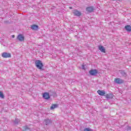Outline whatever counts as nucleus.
Returning <instances> with one entry per match:
<instances>
[{"label": "nucleus", "mask_w": 131, "mask_h": 131, "mask_svg": "<svg viewBox=\"0 0 131 131\" xmlns=\"http://www.w3.org/2000/svg\"><path fill=\"white\" fill-rule=\"evenodd\" d=\"M35 66L37 68L40 70H41V69H42V67H43V64H42V62H41V61L40 60H36Z\"/></svg>", "instance_id": "1"}, {"label": "nucleus", "mask_w": 131, "mask_h": 131, "mask_svg": "<svg viewBox=\"0 0 131 131\" xmlns=\"http://www.w3.org/2000/svg\"><path fill=\"white\" fill-rule=\"evenodd\" d=\"M89 74H90V75H92V76H97V74H98V70L97 69L91 70L89 71Z\"/></svg>", "instance_id": "2"}, {"label": "nucleus", "mask_w": 131, "mask_h": 131, "mask_svg": "<svg viewBox=\"0 0 131 131\" xmlns=\"http://www.w3.org/2000/svg\"><path fill=\"white\" fill-rule=\"evenodd\" d=\"M52 122H53V121L52 120L47 118L44 120L43 122V124L45 125H50V124H52Z\"/></svg>", "instance_id": "3"}, {"label": "nucleus", "mask_w": 131, "mask_h": 131, "mask_svg": "<svg viewBox=\"0 0 131 131\" xmlns=\"http://www.w3.org/2000/svg\"><path fill=\"white\" fill-rule=\"evenodd\" d=\"M114 81L116 83H117L118 84H121V83H123V82H124V80L119 78H115Z\"/></svg>", "instance_id": "4"}, {"label": "nucleus", "mask_w": 131, "mask_h": 131, "mask_svg": "<svg viewBox=\"0 0 131 131\" xmlns=\"http://www.w3.org/2000/svg\"><path fill=\"white\" fill-rule=\"evenodd\" d=\"M2 56L3 58H11V53L7 52H4L2 53Z\"/></svg>", "instance_id": "5"}, {"label": "nucleus", "mask_w": 131, "mask_h": 131, "mask_svg": "<svg viewBox=\"0 0 131 131\" xmlns=\"http://www.w3.org/2000/svg\"><path fill=\"white\" fill-rule=\"evenodd\" d=\"M17 39L19 40V41H24V39H25V37L22 34H19L17 37Z\"/></svg>", "instance_id": "6"}, {"label": "nucleus", "mask_w": 131, "mask_h": 131, "mask_svg": "<svg viewBox=\"0 0 131 131\" xmlns=\"http://www.w3.org/2000/svg\"><path fill=\"white\" fill-rule=\"evenodd\" d=\"M73 13L75 16H77V17H80V16H81V12H79L76 9L73 10Z\"/></svg>", "instance_id": "7"}, {"label": "nucleus", "mask_w": 131, "mask_h": 131, "mask_svg": "<svg viewBox=\"0 0 131 131\" xmlns=\"http://www.w3.org/2000/svg\"><path fill=\"white\" fill-rule=\"evenodd\" d=\"M42 97L44 99H45V100H49V99H50L51 98V96H50V94H49V93H47V92L43 94Z\"/></svg>", "instance_id": "8"}, {"label": "nucleus", "mask_w": 131, "mask_h": 131, "mask_svg": "<svg viewBox=\"0 0 131 131\" xmlns=\"http://www.w3.org/2000/svg\"><path fill=\"white\" fill-rule=\"evenodd\" d=\"M94 10H95V9L93 6L88 7L86 8V12H88V13H92V12H94Z\"/></svg>", "instance_id": "9"}, {"label": "nucleus", "mask_w": 131, "mask_h": 131, "mask_svg": "<svg viewBox=\"0 0 131 131\" xmlns=\"http://www.w3.org/2000/svg\"><path fill=\"white\" fill-rule=\"evenodd\" d=\"M98 49L100 52H101V53H106V49L104 48V46L101 45L99 46Z\"/></svg>", "instance_id": "10"}, {"label": "nucleus", "mask_w": 131, "mask_h": 131, "mask_svg": "<svg viewBox=\"0 0 131 131\" xmlns=\"http://www.w3.org/2000/svg\"><path fill=\"white\" fill-rule=\"evenodd\" d=\"M97 93L98 94V95H99V96H105V95H106V92H105V91H101V90H98L97 91Z\"/></svg>", "instance_id": "11"}, {"label": "nucleus", "mask_w": 131, "mask_h": 131, "mask_svg": "<svg viewBox=\"0 0 131 131\" xmlns=\"http://www.w3.org/2000/svg\"><path fill=\"white\" fill-rule=\"evenodd\" d=\"M23 128V131H31V129L28 126H24Z\"/></svg>", "instance_id": "12"}, {"label": "nucleus", "mask_w": 131, "mask_h": 131, "mask_svg": "<svg viewBox=\"0 0 131 131\" xmlns=\"http://www.w3.org/2000/svg\"><path fill=\"white\" fill-rule=\"evenodd\" d=\"M125 29L126 30V31H128V32H130L131 26L130 25H127L125 26Z\"/></svg>", "instance_id": "13"}, {"label": "nucleus", "mask_w": 131, "mask_h": 131, "mask_svg": "<svg viewBox=\"0 0 131 131\" xmlns=\"http://www.w3.org/2000/svg\"><path fill=\"white\" fill-rule=\"evenodd\" d=\"M31 29L33 30H37V29H38V26L36 25H33L31 26Z\"/></svg>", "instance_id": "14"}, {"label": "nucleus", "mask_w": 131, "mask_h": 131, "mask_svg": "<svg viewBox=\"0 0 131 131\" xmlns=\"http://www.w3.org/2000/svg\"><path fill=\"white\" fill-rule=\"evenodd\" d=\"M119 72L120 74H121V75L124 76V77H126V73H125V72H124V71L121 70V71H119Z\"/></svg>", "instance_id": "15"}, {"label": "nucleus", "mask_w": 131, "mask_h": 131, "mask_svg": "<svg viewBox=\"0 0 131 131\" xmlns=\"http://www.w3.org/2000/svg\"><path fill=\"white\" fill-rule=\"evenodd\" d=\"M105 98H106V99H113V94H107L105 96Z\"/></svg>", "instance_id": "16"}, {"label": "nucleus", "mask_w": 131, "mask_h": 131, "mask_svg": "<svg viewBox=\"0 0 131 131\" xmlns=\"http://www.w3.org/2000/svg\"><path fill=\"white\" fill-rule=\"evenodd\" d=\"M58 107V104H52L50 107L51 110H54L55 108H57Z\"/></svg>", "instance_id": "17"}, {"label": "nucleus", "mask_w": 131, "mask_h": 131, "mask_svg": "<svg viewBox=\"0 0 131 131\" xmlns=\"http://www.w3.org/2000/svg\"><path fill=\"white\" fill-rule=\"evenodd\" d=\"M0 98H1L2 99H5V95L2 91H0Z\"/></svg>", "instance_id": "18"}, {"label": "nucleus", "mask_w": 131, "mask_h": 131, "mask_svg": "<svg viewBox=\"0 0 131 131\" xmlns=\"http://www.w3.org/2000/svg\"><path fill=\"white\" fill-rule=\"evenodd\" d=\"M20 122V120L18 119H15V120L14 121V124H18Z\"/></svg>", "instance_id": "19"}, {"label": "nucleus", "mask_w": 131, "mask_h": 131, "mask_svg": "<svg viewBox=\"0 0 131 131\" xmlns=\"http://www.w3.org/2000/svg\"><path fill=\"white\" fill-rule=\"evenodd\" d=\"M125 130L127 131L131 130V127L129 126H127L125 127Z\"/></svg>", "instance_id": "20"}, {"label": "nucleus", "mask_w": 131, "mask_h": 131, "mask_svg": "<svg viewBox=\"0 0 131 131\" xmlns=\"http://www.w3.org/2000/svg\"><path fill=\"white\" fill-rule=\"evenodd\" d=\"M83 131H93V129H91L90 128H86L84 129Z\"/></svg>", "instance_id": "21"}, {"label": "nucleus", "mask_w": 131, "mask_h": 131, "mask_svg": "<svg viewBox=\"0 0 131 131\" xmlns=\"http://www.w3.org/2000/svg\"><path fill=\"white\" fill-rule=\"evenodd\" d=\"M11 37H12V38H15V35H12L11 36Z\"/></svg>", "instance_id": "22"}, {"label": "nucleus", "mask_w": 131, "mask_h": 131, "mask_svg": "<svg viewBox=\"0 0 131 131\" xmlns=\"http://www.w3.org/2000/svg\"><path fill=\"white\" fill-rule=\"evenodd\" d=\"M82 69H84V66H82Z\"/></svg>", "instance_id": "23"}, {"label": "nucleus", "mask_w": 131, "mask_h": 131, "mask_svg": "<svg viewBox=\"0 0 131 131\" xmlns=\"http://www.w3.org/2000/svg\"><path fill=\"white\" fill-rule=\"evenodd\" d=\"M70 9H72V7H70Z\"/></svg>", "instance_id": "24"}]
</instances>
